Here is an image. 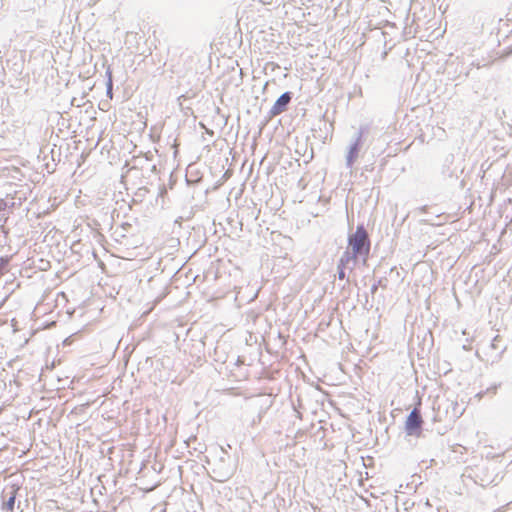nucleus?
Wrapping results in <instances>:
<instances>
[{"instance_id": "3", "label": "nucleus", "mask_w": 512, "mask_h": 512, "mask_svg": "<svg viewBox=\"0 0 512 512\" xmlns=\"http://www.w3.org/2000/svg\"><path fill=\"white\" fill-rule=\"evenodd\" d=\"M290 100H291V95L289 92L282 94L277 99V101L274 103V105L271 109L272 114L278 115V114H281L282 112H284L286 110V106L288 105Z\"/></svg>"}, {"instance_id": "1", "label": "nucleus", "mask_w": 512, "mask_h": 512, "mask_svg": "<svg viewBox=\"0 0 512 512\" xmlns=\"http://www.w3.org/2000/svg\"><path fill=\"white\" fill-rule=\"evenodd\" d=\"M370 239L363 225H359L353 234L348 237V246L340 259V266H349L355 263L358 258L366 264L370 253Z\"/></svg>"}, {"instance_id": "2", "label": "nucleus", "mask_w": 512, "mask_h": 512, "mask_svg": "<svg viewBox=\"0 0 512 512\" xmlns=\"http://www.w3.org/2000/svg\"><path fill=\"white\" fill-rule=\"evenodd\" d=\"M422 417L419 410L415 408L407 417L405 429L409 435H418L422 425Z\"/></svg>"}, {"instance_id": "7", "label": "nucleus", "mask_w": 512, "mask_h": 512, "mask_svg": "<svg viewBox=\"0 0 512 512\" xmlns=\"http://www.w3.org/2000/svg\"><path fill=\"white\" fill-rule=\"evenodd\" d=\"M346 267L347 266H340V264L338 265V277L341 280L345 279V277H346L345 270H344Z\"/></svg>"}, {"instance_id": "5", "label": "nucleus", "mask_w": 512, "mask_h": 512, "mask_svg": "<svg viewBox=\"0 0 512 512\" xmlns=\"http://www.w3.org/2000/svg\"><path fill=\"white\" fill-rule=\"evenodd\" d=\"M358 154H359V147H358V144H354L350 150H349V153H348V156H347V162H348V165L349 166H352L353 163L356 161V159L358 158Z\"/></svg>"}, {"instance_id": "4", "label": "nucleus", "mask_w": 512, "mask_h": 512, "mask_svg": "<svg viewBox=\"0 0 512 512\" xmlns=\"http://www.w3.org/2000/svg\"><path fill=\"white\" fill-rule=\"evenodd\" d=\"M17 491H18V488H14L12 493H11V496L9 497V499L3 503V508L6 509L9 512H13L14 511Z\"/></svg>"}, {"instance_id": "6", "label": "nucleus", "mask_w": 512, "mask_h": 512, "mask_svg": "<svg viewBox=\"0 0 512 512\" xmlns=\"http://www.w3.org/2000/svg\"><path fill=\"white\" fill-rule=\"evenodd\" d=\"M8 262H9V258L8 257L0 258V275H2V272L6 268V266L8 265Z\"/></svg>"}]
</instances>
